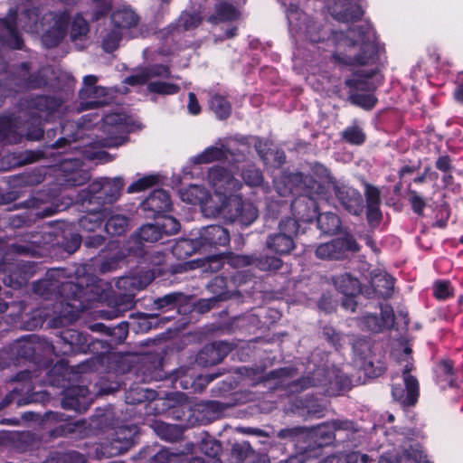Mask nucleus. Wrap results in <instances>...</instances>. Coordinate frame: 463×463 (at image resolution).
Returning <instances> with one entry per match:
<instances>
[{
    "instance_id": "nucleus-38",
    "label": "nucleus",
    "mask_w": 463,
    "mask_h": 463,
    "mask_svg": "<svg viewBox=\"0 0 463 463\" xmlns=\"http://www.w3.org/2000/svg\"><path fill=\"white\" fill-rule=\"evenodd\" d=\"M226 156L225 151L222 147L210 146L203 153L198 155L194 162L195 164H209L216 160H221Z\"/></svg>"
},
{
    "instance_id": "nucleus-29",
    "label": "nucleus",
    "mask_w": 463,
    "mask_h": 463,
    "mask_svg": "<svg viewBox=\"0 0 463 463\" xmlns=\"http://www.w3.org/2000/svg\"><path fill=\"white\" fill-rule=\"evenodd\" d=\"M198 250H202L197 238L179 240L172 247V253L177 259H186Z\"/></svg>"
},
{
    "instance_id": "nucleus-44",
    "label": "nucleus",
    "mask_w": 463,
    "mask_h": 463,
    "mask_svg": "<svg viewBox=\"0 0 463 463\" xmlns=\"http://www.w3.org/2000/svg\"><path fill=\"white\" fill-rule=\"evenodd\" d=\"M137 233L144 242H156L162 238L160 227L157 223L143 225Z\"/></svg>"
},
{
    "instance_id": "nucleus-20",
    "label": "nucleus",
    "mask_w": 463,
    "mask_h": 463,
    "mask_svg": "<svg viewBox=\"0 0 463 463\" xmlns=\"http://www.w3.org/2000/svg\"><path fill=\"white\" fill-rule=\"evenodd\" d=\"M16 16L17 14L14 11L10 12L6 18L0 20V27L3 30L1 36L8 42L12 48L22 49L23 41L16 29Z\"/></svg>"
},
{
    "instance_id": "nucleus-18",
    "label": "nucleus",
    "mask_w": 463,
    "mask_h": 463,
    "mask_svg": "<svg viewBox=\"0 0 463 463\" xmlns=\"http://www.w3.org/2000/svg\"><path fill=\"white\" fill-rule=\"evenodd\" d=\"M137 434V427L136 425H125L116 429L110 442L112 448L116 450L115 453L125 452L132 447Z\"/></svg>"
},
{
    "instance_id": "nucleus-21",
    "label": "nucleus",
    "mask_w": 463,
    "mask_h": 463,
    "mask_svg": "<svg viewBox=\"0 0 463 463\" xmlns=\"http://www.w3.org/2000/svg\"><path fill=\"white\" fill-rule=\"evenodd\" d=\"M144 208L154 213L168 212L172 208V201L164 189L155 190L143 203Z\"/></svg>"
},
{
    "instance_id": "nucleus-15",
    "label": "nucleus",
    "mask_w": 463,
    "mask_h": 463,
    "mask_svg": "<svg viewBox=\"0 0 463 463\" xmlns=\"http://www.w3.org/2000/svg\"><path fill=\"white\" fill-rule=\"evenodd\" d=\"M232 345L224 341H217L205 345L198 354L196 361L203 366H212L221 363L232 351Z\"/></svg>"
},
{
    "instance_id": "nucleus-59",
    "label": "nucleus",
    "mask_w": 463,
    "mask_h": 463,
    "mask_svg": "<svg viewBox=\"0 0 463 463\" xmlns=\"http://www.w3.org/2000/svg\"><path fill=\"white\" fill-rule=\"evenodd\" d=\"M225 263L233 268L253 265V256L230 255L224 258Z\"/></svg>"
},
{
    "instance_id": "nucleus-30",
    "label": "nucleus",
    "mask_w": 463,
    "mask_h": 463,
    "mask_svg": "<svg viewBox=\"0 0 463 463\" xmlns=\"http://www.w3.org/2000/svg\"><path fill=\"white\" fill-rule=\"evenodd\" d=\"M90 32L88 22L82 17L81 14H77L71 23L70 30L71 40L76 44L81 43L87 39Z\"/></svg>"
},
{
    "instance_id": "nucleus-57",
    "label": "nucleus",
    "mask_w": 463,
    "mask_h": 463,
    "mask_svg": "<svg viewBox=\"0 0 463 463\" xmlns=\"http://www.w3.org/2000/svg\"><path fill=\"white\" fill-rule=\"evenodd\" d=\"M144 241L139 238L137 232L134 233L126 242V250L129 254L136 256L141 255L143 251Z\"/></svg>"
},
{
    "instance_id": "nucleus-32",
    "label": "nucleus",
    "mask_w": 463,
    "mask_h": 463,
    "mask_svg": "<svg viewBox=\"0 0 463 463\" xmlns=\"http://www.w3.org/2000/svg\"><path fill=\"white\" fill-rule=\"evenodd\" d=\"M181 199L192 204H207L208 193L203 187L194 184L181 192Z\"/></svg>"
},
{
    "instance_id": "nucleus-3",
    "label": "nucleus",
    "mask_w": 463,
    "mask_h": 463,
    "mask_svg": "<svg viewBox=\"0 0 463 463\" xmlns=\"http://www.w3.org/2000/svg\"><path fill=\"white\" fill-rule=\"evenodd\" d=\"M69 21L66 13L55 14H45L40 19L38 8L25 10L20 17L23 28L31 33L43 32V42L47 47L57 45L65 35V29Z\"/></svg>"
},
{
    "instance_id": "nucleus-49",
    "label": "nucleus",
    "mask_w": 463,
    "mask_h": 463,
    "mask_svg": "<svg viewBox=\"0 0 463 463\" xmlns=\"http://www.w3.org/2000/svg\"><path fill=\"white\" fill-rule=\"evenodd\" d=\"M179 24L185 31L192 30L199 26L202 22V17L196 12H184L179 17Z\"/></svg>"
},
{
    "instance_id": "nucleus-40",
    "label": "nucleus",
    "mask_w": 463,
    "mask_h": 463,
    "mask_svg": "<svg viewBox=\"0 0 463 463\" xmlns=\"http://www.w3.org/2000/svg\"><path fill=\"white\" fill-rule=\"evenodd\" d=\"M348 99L352 104L359 106L364 109H371L377 101V99L371 92H349Z\"/></svg>"
},
{
    "instance_id": "nucleus-33",
    "label": "nucleus",
    "mask_w": 463,
    "mask_h": 463,
    "mask_svg": "<svg viewBox=\"0 0 463 463\" xmlns=\"http://www.w3.org/2000/svg\"><path fill=\"white\" fill-rule=\"evenodd\" d=\"M334 285L344 295H354L359 290V282L350 274L345 273L333 279Z\"/></svg>"
},
{
    "instance_id": "nucleus-24",
    "label": "nucleus",
    "mask_w": 463,
    "mask_h": 463,
    "mask_svg": "<svg viewBox=\"0 0 463 463\" xmlns=\"http://www.w3.org/2000/svg\"><path fill=\"white\" fill-rule=\"evenodd\" d=\"M137 14L130 8H121L112 13V25L124 33V31L135 27L138 23Z\"/></svg>"
},
{
    "instance_id": "nucleus-19",
    "label": "nucleus",
    "mask_w": 463,
    "mask_h": 463,
    "mask_svg": "<svg viewBox=\"0 0 463 463\" xmlns=\"http://www.w3.org/2000/svg\"><path fill=\"white\" fill-rule=\"evenodd\" d=\"M330 9L332 15L344 23L358 20L363 15L360 6L352 5L349 0H339Z\"/></svg>"
},
{
    "instance_id": "nucleus-22",
    "label": "nucleus",
    "mask_w": 463,
    "mask_h": 463,
    "mask_svg": "<svg viewBox=\"0 0 463 463\" xmlns=\"http://www.w3.org/2000/svg\"><path fill=\"white\" fill-rule=\"evenodd\" d=\"M393 279L385 272L373 271L371 274V287L374 294L382 298H389L393 289Z\"/></svg>"
},
{
    "instance_id": "nucleus-23",
    "label": "nucleus",
    "mask_w": 463,
    "mask_h": 463,
    "mask_svg": "<svg viewBox=\"0 0 463 463\" xmlns=\"http://www.w3.org/2000/svg\"><path fill=\"white\" fill-rule=\"evenodd\" d=\"M152 280L151 276L146 273L145 275H130L120 278L117 281V288L125 290L126 293L135 295L136 291L145 288Z\"/></svg>"
},
{
    "instance_id": "nucleus-25",
    "label": "nucleus",
    "mask_w": 463,
    "mask_h": 463,
    "mask_svg": "<svg viewBox=\"0 0 463 463\" xmlns=\"http://www.w3.org/2000/svg\"><path fill=\"white\" fill-rule=\"evenodd\" d=\"M110 213L108 208L98 209L88 212L85 215L79 219V226L80 229L87 232H94L97 228H99L105 217Z\"/></svg>"
},
{
    "instance_id": "nucleus-11",
    "label": "nucleus",
    "mask_w": 463,
    "mask_h": 463,
    "mask_svg": "<svg viewBox=\"0 0 463 463\" xmlns=\"http://www.w3.org/2000/svg\"><path fill=\"white\" fill-rule=\"evenodd\" d=\"M210 184L215 190V196L222 200L228 193L237 191L241 184L229 171L222 167L215 166L210 169L208 174Z\"/></svg>"
},
{
    "instance_id": "nucleus-55",
    "label": "nucleus",
    "mask_w": 463,
    "mask_h": 463,
    "mask_svg": "<svg viewBox=\"0 0 463 463\" xmlns=\"http://www.w3.org/2000/svg\"><path fill=\"white\" fill-rule=\"evenodd\" d=\"M342 136L345 141L354 145H361L365 139L364 134L358 127L346 128Z\"/></svg>"
},
{
    "instance_id": "nucleus-8",
    "label": "nucleus",
    "mask_w": 463,
    "mask_h": 463,
    "mask_svg": "<svg viewBox=\"0 0 463 463\" xmlns=\"http://www.w3.org/2000/svg\"><path fill=\"white\" fill-rule=\"evenodd\" d=\"M295 375V370L292 368H280L269 372L266 376V381L276 380L274 389H282L288 393L301 392L307 388L315 385H325L326 381L316 379L314 377H302L298 380L290 381V378Z\"/></svg>"
},
{
    "instance_id": "nucleus-39",
    "label": "nucleus",
    "mask_w": 463,
    "mask_h": 463,
    "mask_svg": "<svg viewBox=\"0 0 463 463\" xmlns=\"http://www.w3.org/2000/svg\"><path fill=\"white\" fill-rule=\"evenodd\" d=\"M253 265L264 271L278 270L282 266V260L274 256H253Z\"/></svg>"
},
{
    "instance_id": "nucleus-42",
    "label": "nucleus",
    "mask_w": 463,
    "mask_h": 463,
    "mask_svg": "<svg viewBox=\"0 0 463 463\" xmlns=\"http://www.w3.org/2000/svg\"><path fill=\"white\" fill-rule=\"evenodd\" d=\"M254 454L249 442L243 441L234 443L231 449V455L234 459L233 463H241Z\"/></svg>"
},
{
    "instance_id": "nucleus-26",
    "label": "nucleus",
    "mask_w": 463,
    "mask_h": 463,
    "mask_svg": "<svg viewBox=\"0 0 463 463\" xmlns=\"http://www.w3.org/2000/svg\"><path fill=\"white\" fill-rule=\"evenodd\" d=\"M110 212L105 219H107L105 229L108 233L112 235H121L128 228L129 220L127 216L115 213L111 209L108 208Z\"/></svg>"
},
{
    "instance_id": "nucleus-35",
    "label": "nucleus",
    "mask_w": 463,
    "mask_h": 463,
    "mask_svg": "<svg viewBox=\"0 0 463 463\" xmlns=\"http://www.w3.org/2000/svg\"><path fill=\"white\" fill-rule=\"evenodd\" d=\"M238 16L236 9L230 4L221 3L215 6V14L208 18L213 24L226 22L236 19Z\"/></svg>"
},
{
    "instance_id": "nucleus-2",
    "label": "nucleus",
    "mask_w": 463,
    "mask_h": 463,
    "mask_svg": "<svg viewBox=\"0 0 463 463\" xmlns=\"http://www.w3.org/2000/svg\"><path fill=\"white\" fill-rule=\"evenodd\" d=\"M288 193L298 194L291 203L292 210L298 217L305 222L312 221L317 216V202L315 196L323 193V186L312 176L302 173H291L283 176Z\"/></svg>"
},
{
    "instance_id": "nucleus-45",
    "label": "nucleus",
    "mask_w": 463,
    "mask_h": 463,
    "mask_svg": "<svg viewBox=\"0 0 463 463\" xmlns=\"http://www.w3.org/2000/svg\"><path fill=\"white\" fill-rule=\"evenodd\" d=\"M183 455L181 451L174 452L168 449H162L151 458L150 463H177Z\"/></svg>"
},
{
    "instance_id": "nucleus-43",
    "label": "nucleus",
    "mask_w": 463,
    "mask_h": 463,
    "mask_svg": "<svg viewBox=\"0 0 463 463\" xmlns=\"http://www.w3.org/2000/svg\"><path fill=\"white\" fill-rule=\"evenodd\" d=\"M123 33L113 26L112 29L106 32L102 37V48L107 52L115 51L119 44Z\"/></svg>"
},
{
    "instance_id": "nucleus-9",
    "label": "nucleus",
    "mask_w": 463,
    "mask_h": 463,
    "mask_svg": "<svg viewBox=\"0 0 463 463\" xmlns=\"http://www.w3.org/2000/svg\"><path fill=\"white\" fill-rule=\"evenodd\" d=\"M102 131L106 135L104 146H120L129 131V118L123 113L108 114L103 118Z\"/></svg>"
},
{
    "instance_id": "nucleus-10",
    "label": "nucleus",
    "mask_w": 463,
    "mask_h": 463,
    "mask_svg": "<svg viewBox=\"0 0 463 463\" xmlns=\"http://www.w3.org/2000/svg\"><path fill=\"white\" fill-rule=\"evenodd\" d=\"M412 369V363L407 361V364L402 369L405 390L400 386H393L392 391L393 398L406 406L414 405L419 396V383L418 380L411 374Z\"/></svg>"
},
{
    "instance_id": "nucleus-53",
    "label": "nucleus",
    "mask_w": 463,
    "mask_h": 463,
    "mask_svg": "<svg viewBox=\"0 0 463 463\" xmlns=\"http://www.w3.org/2000/svg\"><path fill=\"white\" fill-rule=\"evenodd\" d=\"M33 240L27 244H15L14 249L19 254L37 256L40 254V241L36 240V236H33Z\"/></svg>"
},
{
    "instance_id": "nucleus-63",
    "label": "nucleus",
    "mask_w": 463,
    "mask_h": 463,
    "mask_svg": "<svg viewBox=\"0 0 463 463\" xmlns=\"http://www.w3.org/2000/svg\"><path fill=\"white\" fill-rule=\"evenodd\" d=\"M408 194L409 202L412 207V210L417 214L421 215L426 205L425 200L416 191L413 190H410Z\"/></svg>"
},
{
    "instance_id": "nucleus-14",
    "label": "nucleus",
    "mask_w": 463,
    "mask_h": 463,
    "mask_svg": "<svg viewBox=\"0 0 463 463\" xmlns=\"http://www.w3.org/2000/svg\"><path fill=\"white\" fill-rule=\"evenodd\" d=\"M87 345L86 336L73 329H68L63 331L59 338L56 340L53 349L62 354L69 355L73 353L84 351V347Z\"/></svg>"
},
{
    "instance_id": "nucleus-5",
    "label": "nucleus",
    "mask_w": 463,
    "mask_h": 463,
    "mask_svg": "<svg viewBox=\"0 0 463 463\" xmlns=\"http://www.w3.org/2000/svg\"><path fill=\"white\" fill-rule=\"evenodd\" d=\"M298 230L299 224L296 219L288 217L280 220L278 231L267 237V248L279 255L289 254L296 247Z\"/></svg>"
},
{
    "instance_id": "nucleus-47",
    "label": "nucleus",
    "mask_w": 463,
    "mask_h": 463,
    "mask_svg": "<svg viewBox=\"0 0 463 463\" xmlns=\"http://www.w3.org/2000/svg\"><path fill=\"white\" fill-rule=\"evenodd\" d=\"M241 177L250 186L260 185L263 181L262 174L253 165H248L242 169Z\"/></svg>"
},
{
    "instance_id": "nucleus-54",
    "label": "nucleus",
    "mask_w": 463,
    "mask_h": 463,
    "mask_svg": "<svg viewBox=\"0 0 463 463\" xmlns=\"http://www.w3.org/2000/svg\"><path fill=\"white\" fill-rule=\"evenodd\" d=\"M316 435L320 440V445H327L332 441L335 440V433L329 427V421L318 426L316 430Z\"/></svg>"
},
{
    "instance_id": "nucleus-64",
    "label": "nucleus",
    "mask_w": 463,
    "mask_h": 463,
    "mask_svg": "<svg viewBox=\"0 0 463 463\" xmlns=\"http://www.w3.org/2000/svg\"><path fill=\"white\" fill-rule=\"evenodd\" d=\"M364 195L366 198V205L381 204L380 191L377 187L365 184Z\"/></svg>"
},
{
    "instance_id": "nucleus-60",
    "label": "nucleus",
    "mask_w": 463,
    "mask_h": 463,
    "mask_svg": "<svg viewBox=\"0 0 463 463\" xmlns=\"http://www.w3.org/2000/svg\"><path fill=\"white\" fill-rule=\"evenodd\" d=\"M420 463L417 461L416 458H412V454L409 452L403 453L400 458L391 455V454H385L383 455L380 458L378 463Z\"/></svg>"
},
{
    "instance_id": "nucleus-51",
    "label": "nucleus",
    "mask_w": 463,
    "mask_h": 463,
    "mask_svg": "<svg viewBox=\"0 0 463 463\" xmlns=\"http://www.w3.org/2000/svg\"><path fill=\"white\" fill-rule=\"evenodd\" d=\"M228 280L223 276L215 277L209 285L210 290L216 294L220 299H225L227 295Z\"/></svg>"
},
{
    "instance_id": "nucleus-56",
    "label": "nucleus",
    "mask_w": 463,
    "mask_h": 463,
    "mask_svg": "<svg viewBox=\"0 0 463 463\" xmlns=\"http://www.w3.org/2000/svg\"><path fill=\"white\" fill-rule=\"evenodd\" d=\"M160 227L161 234L171 235L180 230L179 222L171 216H165L160 222H156Z\"/></svg>"
},
{
    "instance_id": "nucleus-12",
    "label": "nucleus",
    "mask_w": 463,
    "mask_h": 463,
    "mask_svg": "<svg viewBox=\"0 0 463 463\" xmlns=\"http://www.w3.org/2000/svg\"><path fill=\"white\" fill-rule=\"evenodd\" d=\"M98 78L94 75H87L83 79V87L80 90V98L82 100L80 109H92L103 106L106 101L100 99L107 95V90L97 86Z\"/></svg>"
},
{
    "instance_id": "nucleus-50",
    "label": "nucleus",
    "mask_w": 463,
    "mask_h": 463,
    "mask_svg": "<svg viewBox=\"0 0 463 463\" xmlns=\"http://www.w3.org/2000/svg\"><path fill=\"white\" fill-rule=\"evenodd\" d=\"M346 86L349 87V92H372L375 87L372 82L366 79H349L345 80Z\"/></svg>"
},
{
    "instance_id": "nucleus-4",
    "label": "nucleus",
    "mask_w": 463,
    "mask_h": 463,
    "mask_svg": "<svg viewBox=\"0 0 463 463\" xmlns=\"http://www.w3.org/2000/svg\"><path fill=\"white\" fill-rule=\"evenodd\" d=\"M124 186L121 178H101L93 181L85 189L79 192L78 201L82 204L96 205L98 209H103L105 204L116 202Z\"/></svg>"
},
{
    "instance_id": "nucleus-7",
    "label": "nucleus",
    "mask_w": 463,
    "mask_h": 463,
    "mask_svg": "<svg viewBox=\"0 0 463 463\" xmlns=\"http://www.w3.org/2000/svg\"><path fill=\"white\" fill-rule=\"evenodd\" d=\"M360 247L355 239L346 234L333 239L315 247V256L321 260H343L351 254L359 251Z\"/></svg>"
},
{
    "instance_id": "nucleus-61",
    "label": "nucleus",
    "mask_w": 463,
    "mask_h": 463,
    "mask_svg": "<svg viewBox=\"0 0 463 463\" xmlns=\"http://www.w3.org/2000/svg\"><path fill=\"white\" fill-rule=\"evenodd\" d=\"M85 458L78 452L72 451L64 456L52 458L43 463H84Z\"/></svg>"
},
{
    "instance_id": "nucleus-28",
    "label": "nucleus",
    "mask_w": 463,
    "mask_h": 463,
    "mask_svg": "<svg viewBox=\"0 0 463 463\" xmlns=\"http://www.w3.org/2000/svg\"><path fill=\"white\" fill-rule=\"evenodd\" d=\"M329 427L335 433L336 441L350 439L358 430L355 423L348 420H333L329 421Z\"/></svg>"
},
{
    "instance_id": "nucleus-6",
    "label": "nucleus",
    "mask_w": 463,
    "mask_h": 463,
    "mask_svg": "<svg viewBox=\"0 0 463 463\" xmlns=\"http://www.w3.org/2000/svg\"><path fill=\"white\" fill-rule=\"evenodd\" d=\"M221 205L216 208L215 213L222 214L231 222H239L248 226L258 217V210L250 202H244L237 195L224 196L220 200Z\"/></svg>"
},
{
    "instance_id": "nucleus-27",
    "label": "nucleus",
    "mask_w": 463,
    "mask_h": 463,
    "mask_svg": "<svg viewBox=\"0 0 463 463\" xmlns=\"http://www.w3.org/2000/svg\"><path fill=\"white\" fill-rule=\"evenodd\" d=\"M23 134L17 131L16 123L10 118H0V141L16 144L23 139Z\"/></svg>"
},
{
    "instance_id": "nucleus-36",
    "label": "nucleus",
    "mask_w": 463,
    "mask_h": 463,
    "mask_svg": "<svg viewBox=\"0 0 463 463\" xmlns=\"http://www.w3.org/2000/svg\"><path fill=\"white\" fill-rule=\"evenodd\" d=\"M211 109L215 115L221 118H227L232 111V107L229 101L224 97L215 94L210 99Z\"/></svg>"
},
{
    "instance_id": "nucleus-62",
    "label": "nucleus",
    "mask_w": 463,
    "mask_h": 463,
    "mask_svg": "<svg viewBox=\"0 0 463 463\" xmlns=\"http://www.w3.org/2000/svg\"><path fill=\"white\" fill-rule=\"evenodd\" d=\"M361 326L371 332H380L383 330V326L381 325L380 318H378L374 315H366L361 320Z\"/></svg>"
},
{
    "instance_id": "nucleus-16",
    "label": "nucleus",
    "mask_w": 463,
    "mask_h": 463,
    "mask_svg": "<svg viewBox=\"0 0 463 463\" xmlns=\"http://www.w3.org/2000/svg\"><path fill=\"white\" fill-rule=\"evenodd\" d=\"M335 195L346 211L354 215H359L364 210V203L361 194L349 186L341 185L335 187Z\"/></svg>"
},
{
    "instance_id": "nucleus-41",
    "label": "nucleus",
    "mask_w": 463,
    "mask_h": 463,
    "mask_svg": "<svg viewBox=\"0 0 463 463\" xmlns=\"http://www.w3.org/2000/svg\"><path fill=\"white\" fill-rule=\"evenodd\" d=\"M184 299L182 292H172L154 300L155 308L160 310L164 308H174L179 302Z\"/></svg>"
},
{
    "instance_id": "nucleus-1",
    "label": "nucleus",
    "mask_w": 463,
    "mask_h": 463,
    "mask_svg": "<svg viewBox=\"0 0 463 463\" xmlns=\"http://www.w3.org/2000/svg\"><path fill=\"white\" fill-rule=\"evenodd\" d=\"M335 51L333 60L340 66H363L370 62L376 53L373 41L366 38L360 28L347 33H335Z\"/></svg>"
},
{
    "instance_id": "nucleus-58",
    "label": "nucleus",
    "mask_w": 463,
    "mask_h": 463,
    "mask_svg": "<svg viewBox=\"0 0 463 463\" xmlns=\"http://www.w3.org/2000/svg\"><path fill=\"white\" fill-rule=\"evenodd\" d=\"M433 294L438 299H445L453 294V288L449 281H436L433 285Z\"/></svg>"
},
{
    "instance_id": "nucleus-17",
    "label": "nucleus",
    "mask_w": 463,
    "mask_h": 463,
    "mask_svg": "<svg viewBox=\"0 0 463 463\" xmlns=\"http://www.w3.org/2000/svg\"><path fill=\"white\" fill-rule=\"evenodd\" d=\"M156 77L169 78V68L162 64H156L150 67L141 68L137 70L134 74L127 77L125 79V83L128 85H143Z\"/></svg>"
},
{
    "instance_id": "nucleus-52",
    "label": "nucleus",
    "mask_w": 463,
    "mask_h": 463,
    "mask_svg": "<svg viewBox=\"0 0 463 463\" xmlns=\"http://www.w3.org/2000/svg\"><path fill=\"white\" fill-rule=\"evenodd\" d=\"M221 449V443L213 439H203L200 445V451L210 458H215Z\"/></svg>"
},
{
    "instance_id": "nucleus-13",
    "label": "nucleus",
    "mask_w": 463,
    "mask_h": 463,
    "mask_svg": "<svg viewBox=\"0 0 463 463\" xmlns=\"http://www.w3.org/2000/svg\"><path fill=\"white\" fill-rule=\"evenodd\" d=\"M197 239L201 250L206 251L226 246L230 242V233L221 225H209L200 230Z\"/></svg>"
},
{
    "instance_id": "nucleus-37",
    "label": "nucleus",
    "mask_w": 463,
    "mask_h": 463,
    "mask_svg": "<svg viewBox=\"0 0 463 463\" xmlns=\"http://www.w3.org/2000/svg\"><path fill=\"white\" fill-rule=\"evenodd\" d=\"M32 107L38 111L37 117L40 119L46 118L56 107V101L53 99L40 96L32 101Z\"/></svg>"
},
{
    "instance_id": "nucleus-31",
    "label": "nucleus",
    "mask_w": 463,
    "mask_h": 463,
    "mask_svg": "<svg viewBox=\"0 0 463 463\" xmlns=\"http://www.w3.org/2000/svg\"><path fill=\"white\" fill-rule=\"evenodd\" d=\"M318 229L323 233H335L340 230L341 221L334 213H323L317 216Z\"/></svg>"
},
{
    "instance_id": "nucleus-48",
    "label": "nucleus",
    "mask_w": 463,
    "mask_h": 463,
    "mask_svg": "<svg viewBox=\"0 0 463 463\" xmlns=\"http://www.w3.org/2000/svg\"><path fill=\"white\" fill-rule=\"evenodd\" d=\"M147 90L150 92L163 94V95H170L175 94L179 91V87L176 84L162 82V81H154L150 82L147 85Z\"/></svg>"
},
{
    "instance_id": "nucleus-46",
    "label": "nucleus",
    "mask_w": 463,
    "mask_h": 463,
    "mask_svg": "<svg viewBox=\"0 0 463 463\" xmlns=\"http://www.w3.org/2000/svg\"><path fill=\"white\" fill-rule=\"evenodd\" d=\"M309 165L312 174L319 179L318 181H316L319 183L323 187V184L333 183V176L331 175L327 167H326L324 165L318 162H313Z\"/></svg>"
},
{
    "instance_id": "nucleus-34",
    "label": "nucleus",
    "mask_w": 463,
    "mask_h": 463,
    "mask_svg": "<svg viewBox=\"0 0 463 463\" xmlns=\"http://www.w3.org/2000/svg\"><path fill=\"white\" fill-rule=\"evenodd\" d=\"M153 428L160 438L167 441H176L183 434L181 428L178 426L162 421L155 422Z\"/></svg>"
}]
</instances>
